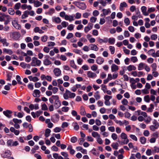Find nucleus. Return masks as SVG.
<instances>
[{"mask_svg":"<svg viewBox=\"0 0 159 159\" xmlns=\"http://www.w3.org/2000/svg\"><path fill=\"white\" fill-rule=\"evenodd\" d=\"M41 62L40 60H38L36 57H33L32 59V61L30 64L31 66H39L41 65Z\"/></svg>","mask_w":159,"mask_h":159,"instance_id":"obj_1","label":"nucleus"},{"mask_svg":"<svg viewBox=\"0 0 159 159\" xmlns=\"http://www.w3.org/2000/svg\"><path fill=\"white\" fill-rule=\"evenodd\" d=\"M73 3L78 8L82 10H85L87 7L85 4L83 2L75 1Z\"/></svg>","mask_w":159,"mask_h":159,"instance_id":"obj_2","label":"nucleus"},{"mask_svg":"<svg viewBox=\"0 0 159 159\" xmlns=\"http://www.w3.org/2000/svg\"><path fill=\"white\" fill-rule=\"evenodd\" d=\"M10 36L11 38L15 40L19 39L20 37V34L17 32H14L10 33Z\"/></svg>","mask_w":159,"mask_h":159,"instance_id":"obj_3","label":"nucleus"},{"mask_svg":"<svg viewBox=\"0 0 159 159\" xmlns=\"http://www.w3.org/2000/svg\"><path fill=\"white\" fill-rule=\"evenodd\" d=\"M54 98V106L56 108H58L60 107L61 105V102L59 99V97L58 95L57 96L53 97Z\"/></svg>","mask_w":159,"mask_h":159,"instance_id":"obj_4","label":"nucleus"},{"mask_svg":"<svg viewBox=\"0 0 159 159\" xmlns=\"http://www.w3.org/2000/svg\"><path fill=\"white\" fill-rule=\"evenodd\" d=\"M120 136L122 139L124 140L123 142V144H127L129 141V139L127 138V135L124 133H122Z\"/></svg>","mask_w":159,"mask_h":159,"instance_id":"obj_5","label":"nucleus"},{"mask_svg":"<svg viewBox=\"0 0 159 159\" xmlns=\"http://www.w3.org/2000/svg\"><path fill=\"white\" fill-rule=\"evenodd\" d=\"M11 155V153L10 150H6L3 151L1 154L2 157L4 158H7Z\"/></svg>","mask_w":159,"mask_h":159,"instance_id":"obj_6","label":"nucleus"},{"mask_svg":"<svg viewBox=\"0 0 159 159\" xmlns=\"http://www.w3.org/2000/svg\"><path fill=\"white\" fill-rule=\"evenodd\" d=\"M49 56L48 55L45 56V59L43 61V63L45 66H48L51 64V61L49 59Z\"/></svg>","mask_w":159,"mask_h":159,"instance_id":"obj_7","label":"nucleus"},{"mask_svg":"<svg viewBox=\"0 0 159 159\" xmlns=\"http://www.w3.org/2000/svg\"><path fill=\"white\" fill-rule=\"evenodd\" d=\"M93 26V24L92 23H89L84 28V31L85 33H87L89 30H91Z\"/></svg>","mask_w":159,"mask_h":159,"instance_id":"obj_8","label":"nucleus"},{"mask_svg":"<svg viewBox=\"0 0 159 159\" xmlns=\"http://www.w3.org/2000/svg\"><path fill=\"white\" fill-rule=\"evenodd\" d=\"M87 75L88 78L92 79H94L97 77V75L95 73L90 71L87 72Z\"/></svg>","mask_w":159,"mask_h":159,"instance_id":"obj_9","label":"nucleus"},{"mask_svg":"<svg viewBox=\"0 0 159 159\" xmlns=\"http://www.w3.org/2000/svg\"><path fill=\"white\" fill-rule=\"evenodd\" d=\"M3 113L8 118H10L12 117L11 114L12 112L11 110H7L3 111Z\"/></svg>","mask_w":159,"mask_h":159,"instance_id":"obj_10","label":"nucleus"},{"mask_svg":"<svg viewBox=\"0 0 159 159\" xmlns=\"http://www.w3.org/2000/svg\"><path fill=\"white\" fill-rule=\"evenodd\" d=\"M55 75L57 77L60 76L61 74V71L58 68H55L53 71Z\"/></svg>","mask_w":159,"mask_h":159,"instance_id":"obj_11","label":"nucleus"},{"mask_svg":"<svg viewBox=\"0 0 159 159\" xmlns=\"http://www.w3.org/2000/svg\"><path fill=\"white\" fill-rule=\"evenodd\" d=\"M71 114L73 116L76 117V119L77 120H79L80 119V115H78L77 112L76 111L73 110L71 111Z\"/></svg>","mask_w":159,"mask_h":159,"instance_id":"obj_12","label":"nucleus"},{"mask_svg":"<svg viewBox=\"0 0 159 159\" xmlns=\"http://www.w3.org/2000/svg\"><path fill=\"white\" fill-rule=\"evenodd\" d=\"M69 92H71L67 89H66L65 93L63 94V97L65 99L67 100L69 98L70 94Z\"/></svg>","mask_w":159,"mask_h":159,"instance_id":"obj_13","label":"nucleus"},{"mask_svg":"<svg viewBox=\"0 0 159 159\" xmlns=\"http://www.w3.org/2000/svg\"><path fill=\"white\" fill-rule=\"evenodd\" d=\"M61 20L59 17L53 16L52 17V21L56 23L59 24L61 22Z\"/></svg>","mask_w":159,"mask_h":159,"instance_id":"obj_14","label":"nucleus"},{"mask_svg":"<svg viewBox=\"0 0 159 159\" xmlns=\"http://www.w3.org/2000/svg\"><path fill=\"white\" fill-rule=\"evenodd\" d=\"M40 92L38 89H35L34 91L33 96L35 97L39 98L40 97Z\"/></svg>","mask_w":159,"mask_h":159,"instance_id":"obj_15","label":"nucleus"},{"mask_svg":"<svg viewBox=\"0 0 159 159\" xmlns=\"http://www.w3.org/2000/svg\"><path fill=\"white\" fill-rule=\"evenodd\" d=\"M96 61L97 64L101 65L104 61V59L101 57H98L96 60Z\"/></svg>","mask_w":159,"mask_h":159,"instance_id":"obj_16","label":"nucleus"},{"mask_svg":"<svg viewBox=\"0 0 159 159\" xmlns=\"http://www.w3.org/2000/svg\"><path fill=\"white\" fill-rule=\"evenodd\" d=\"M89 47H90V49L91 50L97 51L98 50V48L95 44H90L89 45Z\"/></svg>","mask_w":159,"mask_h":159,"instance_id":"obj_17","label":"nucleus"},{"mask_svg":"<svg viewBox=\"0 0 159 159\" xmlns=\"http://www.w3.org/2000/svg\"><path fill=\"white\" fill-rule=\"evenodd\" d=\"M127 7V3L125 2L120 3V10L121 11H123L124 10V7Z\"/></svg>","mask_w":159,"mask_h":159,"instance_id":"obj_18","label":"nucleus"},{"mask_svg":"<svg viewBox=\"0 0 159 159\" xmlns=\"http://www.w3.org/2000/svg\"><path fill=\"white\" fill-rule=\"evenodd\" d=\"M141 10L143 15L144 16H147L148 15V13L147 12V8L145 6H143L141 7Z\"/></svg>","mask_w":159,"mask_h":159,"instance_id":"obj_19","label":"nucleus"},{"mask_svg":"<svg viewBox=\"0 0 159 159\" xmlns=\"http://www.w3.org/2000/svg\"><path fill=\"white\" fill-rule=\"evenodd\" d=\"M111 68L112 72L116 71L119 69L118 66L114 64L111 65Z\"/></svg>","mask_w":159,"mask_h":159,"instance_id":"obj_20","label":"nucleus"},{"mask_svg":"<svg viewBox=\"0 0 159 159\" xmlns=\"http://www.w3.org/2000/svg\"><path fill=\"white\" fill-rule=\"evenodd\" d=\"M102 11V12H103V14L104 16H107L109 13H111L110 9L109 8L107 9H103Z\"/></svg>","mask_w":159,"mask_h":159,"instance_id":"obj_21","label":"nucleus"},{"mask_svg":"<svg viewBox=\"0 0 159 159\" xmlns=\"http://www.w3.org/2000/svg\"><path fill=\"white\" fill-rule=\"evenodd\" d=\"M70 65L71 67L73 68L76 69H77V66L75 64V62L73 60H70Z\"/></svg>","mask_w":159,"mask_h":159,"instance_id":"obj_22","label":"nucleus"},{"mask_svg":"<svg viewBox=\"0 0 159 159\" xmlns=\"http://www.w3.org/2000/svg\"><path fill=\"white\" fill-rule=\"evenodd\" d=\"M12 25L13 26L17 29H21V26L20 25L18 24L17 22L15 21L12 22Z\"/></svg>","mask_w":159,"mask_h":159,"instance_id":"obj_23","label":"nucleus"},{"mask_svg":"<svg viewBox=\"0 0 159 159\" xmlns=\"http://www.w3.org/2000/svg\"><path fill=\"white\" fill-rule=\"evenodd\" d=\"M34 3V6L36 7H38L42 5V3L37 0H35Z\"/></svg>","mask_w":159,"mask_h":159,"instance_id":"obj_24","label":"nucleus"},{"mask_svg":"<svg viewBox=\"0 0 159 159\" xmlns=\"http://www.w3.org/2000/svg\"><path fill=\"white\" fill-rule=\"evenodd\" d=\"M136 69V67L134 65H130L127 67V70L129 71H131L132 70H135Z\"/></svg>","mask_w":159,"mask_h":159,"instance_id":"obj_25","label":"nucleus"},{"mask_svg":"<svg viewBox=\"0 0 159 159\" xmlns=\"http://www.w3.org/2000/svg\"><path fill=\"white\" fill-rule=\"evenodd\" d=\"M55 10L53 8L50 9L46 13L47 14L51 16L52 14L55 12Z\"/></svg>","mask_w":159,"mask_h":159,"instance_id":"obj_26","label":"nucleus"},{"mask_svg":"<svg viewBox=\"0 0 159 159\" xmlns=\"http://www.w3.org/2000/svg\"><path fill=\"white\" fill-rule=\"evenodd\" d=\"M80 113L81 115L83 116H85L86 114L85 109L82 107H81L80 108Z\"/></svg>","mask_w":159,"mask_h":159,"instance_id":"obj_27","label":"nucleus"},{"mask_svg":"<svg viewBox=\"0 0 159 159\" xmlns=\"http://www.w3.org/2000/svg\"><path fill=\"white\" fill-rule=\"evenodd\" d=\"M145 64H146L143 62L139 63L138 66V70H141L143 69V67H144Z\"/></svg>","mask_w":159,"mask_h":159,"instance_id":"obj_28","label":"nucleus"},{"mask_svg":"<svg viewBox=\"0 0 159 159\" xmlns=\"http://www.w3.org/2000/svg\"><path fill=\"white\" fill-rule=\"evenodd\" d=\"M3 46L7 47L9 45V43L7 42V40L5 38H3V40L2 42Z\"/></svg>","mask_w":159,"mask_h":159,"instance_id":"obj_29","label":"nucleus"},{"mask_svg":"<svg viewBox=\"0 0 159 159\" xmlns=\"http://www.w3.org/2000/svg\"><path fill=\"white\" fill-rule=\"evenodd\" d=\"M3 52L6 53L11 55L13 53L11 49H8L6 48H4L3 49Z\"/></svg>","mask_w":159,"mask_h":159,"instance_id":"obj_30","label":"nucleus"},{"mask_svg":"<svg viewBox=\"0 0 159 159\" xmlns=\"http://www.w3.org/2000/svg\"><path fill=\"white\" fill-rule=\"evenodd\" d=\"M51 132V130L49 129H47L45 130V136L46 137H48L50 135V134Z\"/></svg>","mask_w":159,"mask_h":159,"instance_id":"obj_31","label":"nucleus"},{"mask_svg":"<svg viewBox=\"0 0 159 159\" xmlns=\"http://www.w3.org/2000/svg\"><path fill=\"white\" fill-rule=\"evenodd\" d=\"M28 11H25L23 14L21 16V18L25 19L28 17Z\"/></svg>","mask_w":159,"mask_h":159,"instance_id":"obj_32","label":"nucleus"},{"mask_svg":"<svg viewBox=\"0 0 159 159\" xmlns=\"http://www.w3.org/2000/svg\"><path fill=\"white\" fill-rule=\"evenodd\" d=\"M146 139L144 137H141L140 138V141L142 144H145L146 142Z\"/></svg>","mask_w":159,"mask_h":159,"instance_id":"obj_33","label":"nucleus"},{"mask_svg":"<svg viewBox=\"0 0 159 159\" xmlns=\"http://www.w3.org/2000/svg\"><path fill=\"white\" fill-rule=\"evenodd\" d=\"M92 135L93 137L96 139L100 136L98 132L95 131H93L92 133Z\"/></svg>","mask_w":159,"mask_h":159,"instance_id":"obj_34","label":"nucleus"},{"mask_svg":"<svg viewBox=\"0 0 159 159\" xmlns=\"http://www.w3.org/2000/svg\"><path fill=\"white\" fill-rule=\"evenodd\" d=\"M94 97L95 98L96 100H98L100 98V96L99 94V91H97L95 93L94 95Z\"/></svg>","mask_w":159,"mask_h":159,"instance_id":"obj_35","label":"nucleus"},{"mask_svg":"<svg viewBox=\"0 0 159 159\" xmlns=\"http://www.w3.org/2000/svg\"><path fill=\"white\" fill-rule=\"evenodd\" d=\"M12 121L14 123L16 124H20L22 122L21 120H19L16 118H13Z\"/></svg>","mask_w":159,"mask_h":159,"instance_id":"obj_36","label":"nucleus"},{"mask_svg":"<svg viewBox=\"0 0 159 159\" xmlns=\"http://www.w3.org/2000/svg\"><path fill=\"white\" fill-rule=\"evenodd\" d=\"M118 143H113L111 145V146L112 148L115 149H117L118 147Z\"/></svg>","mask_w":159,"mask_h":159,"instance_id":"obj_37","label":"nucleus"},{"mask_svg":"<svg viewBox=\"0 0 159 159\" xmlns=\"http://www.w3.org/2000/svg\"><path fill=\"white\" fill-rule=\"evenodd\" d=\"M61 155L64 157V159H69L68 157V155L67 152H61Z\"/></svg>","mask_w":159,"mask_h":159,"instance_id":"obj_38","label":"nucleus"},{"mask_svg":"<svg viewBox=\"0 0 159 159\" xmlns=\"http://www.w3.org/2000/svg\"><path fill=\"white\" fill-rule=\"evenodd\" d=\"M151 51L153 53V57H159V50L157 51L156 53H155V50H151Z\"/></svg>","mask_w":159,"mask_h":159,"instance_id":"obj_39","label":"nucleus"},{"mask_svg":"<svg viewBox=\"0 0 159 159\" xmlns=\"http://www.w3.org/2000/svg\"><path fill=\"white\" fill-rule=\"evenodd\" d=\"M115 41V39L114 38H110L108 39V42L111 44H114Z\"/></svg>","mask_w":159,"mask_h":159,"instance_id":"obj_40","label":"nucleus"},{"mask_svg":"<svg viewBox=\"0 0 159 159\" xmlns=\"http://www.w3.org/2000/svg\"><path fill=\"white\" fill-rule=\"evenodd\" d=\"M144 100L147 102H149L150 101V98L149 95H146L144 97Z\"/></svg>","mask_w":159,"mask_h":159,"instance_id":"obj_41","label":"nucleus"},{"mask_svg":"<svg viewBox=\"0 0 159 159\" xmlns=\"http://www.w3.org/2000/svg\"><path fill=\"white\" fill-rule=\"evenodd\" d=\"M109 50L111 52V53L113 54L115 52V48L114 46H110L109 47Z\"/></svg>","mask_w":159,"mask_h":159,"instance_id":"obj_42","label":"nucleus"},{"mask_svg":"<svg viewBox=\"0 0 159 159\" xmlns=\"http://www.w3.org/2000/svg\"><path fill=\"white\" fill-rule=\"evenodd\" d=\"M158 127L156 126V125H151L149 127V129L151 131H154L155 130L158 128Z\"/></svg>","mask_w":159,"mask_h":159,"instance_id":"obj_43","label":"nucleus"},{"mask_svg":"<svg viewBox=\"0 0 159 159\" xmlns=\"http://www.w3.org/2000/svg\"><path fill=\"white\" fill-rule=\"evenodd\" d=\"M124 22L127 26L130 24V20L128 18H125L124 20Z\"/></svg>","mask_w":159,"mask_h":159,"instance_id":"obj_44","label":"nucleus"},{"mask_svg":"<svg viewBox=\"0 0 159 159\" xmlns=\"http://www.w3.org/2000/svg\"><path fill=\"white\" fill-rule=\"evenodd\" d=\"M146 117V119H144V121L146 124H148L150 122V121L152 120V119L149 116H147V117Z\"/></svg>","mask_w":159,"mask_h":159,"instance_id":"obj_45","label":"nucleus"},{"mask_svg":"<svg viewBox=\"0 0 159 159\" xmlns=\"http://www.w3.org/2000/svg\"><path fill=\"white\" fill-rule=\"evenodd\" d=\"M21 6V4L20 2H18L14 6V9L16 10L19 9Z\"/></svg>","mask_w":159,"mask_h":159,"instance_id":"obj_46","label":"nucleus"},{"mask_svg":"<svg viewBox=\"0 0 159 159\" xmlns=\"http://www.w3.org/2000/svg\"><path fill=\"white\" fill-rule=\"evenodd\" d=\"M69 110V108L66 106L63 107L61 109V111L64 112H68Z\"/></svg>","mask_w":159,"mask_h":159,"instance_id":"obj_47","label":"nucleus"},{"mask_svg":"<svg viewBox=\"0 0 159 159\" xmlns=\"http://www.w3.org/2000/svg\"><path fill=\"white\" fill-rule=\"evenodd\" d=\"M97 142L100 144H102L103 143V140L100 138V136L97 139Z\"/></svg>","mask_w":159,"mask_h":159,"instance_id":"obj_48","label":"nucleus"},{"mask_svg":"<svg viewBox=\"0 0 159 159\" xmlns=\"http://www.w3.org/2000/svg\"><path fill=\"white\" fill-rule=\"evenodd\" d=\"M16 78L18 84H22V82L21 81V78L20 76L16 75Z\"/></svg>","mask_w":159,"mask_h":159,"instance_id":"obj_49","label":"nucleus"},{"mask_svg":"<svg viewBox=\"0 0 159 159\" xmlns=\"http://www.w3.org/2000/svg\"><path fill=\"white\" fill-rule=\"evenodd\" d=\"M68 22L65 21H63L61 22V25L62 26V28H66V26L68 25Z\"/></svg>","mask_w":159,"mask_h":159,"instance_id":"obj_50","label":"nucleus"},{"mask_svg":"<svg viewBox=\"0 0 159 159\" xmlns=\"http://www.w3.org/2000/svg\"><path fill=\"white\" fill-rule=\"evenodd\" d=\"M48 38V36L46 35H45L41 37V40L42 42H45L47 41Z\"/></svg>","mask_w":159,"mask_h":159,"instance_id":"obj_51","label":"nucleus"},{"mask_svg":"<svg viewBox=\"0 0 159 159\" xmlns=\"http://www.w3.org/2000/svg\"><path fill=\"white\" fill-rule=\"evenodd\" d=\"M130 60L133 63H135L138 61V59L136 57H132L130 58Z\"/></svg>","mask_w":159,"mask_h":159,"instance_id":"obj_52","label":"nucleus"},{"mask_svg":"<svg viewBox=\"0 0 159 159\" xmlns=\"http://www.w3.org/2000/svg\"><path fill=\"white\" fill-rule=\"evenodd\" d=\"M91 152L92 154L95 156H98L99 154L98 152H96V150L95 148H93L91 151Z\"/></svg>","mask_w":159,"mask_h":159,"instance_id":"obj_53","label":"nucleus"},{"mask_svg":"<svg viewBox=\"0 0 159 159\" xmlns=\"http://www.w3.org/2000/svg\"><path fill=\"white\" fill-rule=\"evenodd\" d=\"M151 67L152 68V71H155L156 70L157 66L156 64L153 63L151 65Z\"/></svg>","mask_w":159,"mask_h":159,"instance_id":"obj_54","label":"nucleus"},{"mask_svg":"<svg viewBox=\"0 0 159 159\" xmlns=\"http://www.w3.org/2000/svg\"><path fill=\"white\" fill-rule=\"evenodd\" d=\"M91 70L93 71H96L98 69V67L96 65H93L91 67Z\"/></svg>","mask_w":159,"mask_h":159,"instance_id":"obj_55","label":"nucleus"},{"mask_svg":"<svg viewBox=\"0 0 159 159\" xmlns=\"http://www.w3.org/2000/svg\"><path fill=\"white\" fill-rule=\"evenodd\" d=\"M74 27V26L73 24H71L68 25L67 29L68 30L71 31L73 30Z\"/></svg>","mask_w":159,"mask_h":159,"instance_id":"obj_56","label":"nucleus"},{"mask_svg":"<svg viewBox=\"0 0 159 159\" xmlns=\"http://www.w3.org/2000/svg\"><path fill=\"white\" fill-rule=\"evenodd\" d=\"M111 137L113 140H116L117 139V135L116 133H112Z\"/></svg>","mask_w":159,"mask_h":159,"instance_id":"obj_57","label":"nucleus"},{"mask_svg":"<svg viewBox=\"0 0 159 159\" xmlns=\"http://www.w3.org/2000/svg\"><path fill=\"white\" fill-rule=\"evenodd\" d=\"M151 39L152 40H156L157 38V36L156 34H153L151 36Z\"/></svg>","mask_w":159,"mask_h":159,"instance_id":"obj_58","label":"nucleus"},{"mask_svg":"<svg viewBox=\"0 0 159 159\" xmlns=\"http://www.w3.org/2000/svg\"><path fill=\"white\" fill-rule=\"evenodd\" d=\"M121 103L123 105H127L128 102L126 99L124 98L122 100Z\"/></svg>","mask_w":159,"mask_h":159,"instance_id":"obj_59","label":"nucleus"},{"mask_svg":"<svg viewBox=\"0 0 159 159\" xmlns=\"http://www.w3.org/2000/svg\"><path fill=\"white\" fill-rule=\"evenodd\" d=\"M77 138L76 137H72L70 139V141L73 143H75L77 141Z\"/></svg>","mask_w":159,"mask_h":159,"instance_id":"obj_60","label":"nucleus"},{"mask_svg":"<svg viewBox=\"0 0 159 159\" xmlns=\"http://www.w3.org/2000/svg\"><path fill=\"white\" fill-rule=\"evenodd\" d=\"M24 115V113L23 112H18L17 113V116L19 118H22Z\"/></svg>","mask_w":159,"mask_h":159,"instance_id":"obj_61","label":"nucleus"},{"mask_svg":"<svg viewBox=\"0 0 159 159\" xmlns=\"http://www.w3.org/2000/svg\"><path fill=\"white\" fill-rule=\"evenodd\" d=\"M8 12L10 15H14L15 12L14 10L12 8H10L8 10Z\"/></svg>","mask_w":159,"mask_h":159,"instance_id":"obj_62","label":"nucleus"},{"mask_svg":"<svg viewBox=\"0 0 159 159\" xmlns=\"http://www.w3.org/2000/svg\"><path fill=\"white\" fill-rule=\"evenodd\" d=\"M48 107L47 105L44 103L42 105V110L44 111L47 110H48Z\"/></svg>","mask_w":159,"mask_h":159,"instance_id":"obj_63","label":"nucleus"},{"mask_svg":"<svg viewBox=\"0 0 159 159\" xmlns=\"http://www.w3.org/2000/svg\"><path fill=\"white\" fill-rule=\"evenodd\" d=\"M97 20V18L94 17H92L90 18V21L92 23L95 22Z\"/></svg>","mask_w":159,"mask_h":159,"instance_id":"obj_64","label":"nucleus"}]
</instances>
